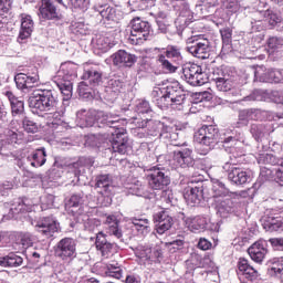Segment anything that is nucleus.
Instances as JSON below:
<instances>
[{
    "label": "nucleus",
    "mask_w": 283,
    "mask_h": 283,
    "mask_svg": "<svg viewBox=\"0 0 283 283\" xmlns=\"http://www.w3.org/2000/svg\"><path fill=\"white\" fill-rule=\"evenodd\" d=\"M76 78V64L72 62H64L61 64L60 70L53 78V82L63 94V101L72 98V81Z\"/></svg>",
    "instance_id": "obj_1"
},
{
    "label": "nucleus",
    "mask_w": 283,
    "mask_h": 283,
    "mask_svg": "<svg viewBox=\"0 0 283 283\" xmlns=\"http://www.w3.org/2000/svg\"><path fill=\"white\" fill-rule=\"evenodd\" d=\"M28 103L33 114H43V112H52L59 105V99L52 90H43L31 93Z\"/></svg>",
    "instance_id": "obj_2"
},
{
    "label": "nucleus",
    "mask_w": 283,
    "mask_h": 283,
    "mask_svg": "<svg viewBox=\"0 0 283 283\" xmlns=\"http://www.w3.org/2000/svg\"><path fill=\"white\" fill-rule=\"evenodd\" d=\"M195 142L202 147V149L199 148V154L207 156L220 143V130L217 126L205 125L195 133Z\"/></svg>",
    "instance_id": "obj_3"
},
{
    "label": "nucleus",
    "mask_w": 283,
    "mask_h": 283,
    "mask_svg": "<svg viewBox=\"0 0 283 283\" xmlns=\"http://www.w3.org/2000/svg\"><path fill=\"white\" fill-rule=\"evenodd\" d=\"M186 98L187 94H185V90H182L180 83L172 82L164 86V97L159 99L158 104L166 106V109H169V107L172 109H181Z\"/></svg>",
    "instance_id": "obj_4"
},
{
    "label": "nucleus",
    "mask_w": 283,
    "mask_h": 283,
    "mask_svg": "<svg viewBox=\"0 0 283 283\" xmlns=\"http://www.w3.org/2000/svg\"><path fill=\"white\" fill-rule=\"evenodd\" d=\"M182 52L180 46L168 45L164 53L157 56V63L166 74H176L178 72V65H182Z\"/></svg>",
    "instance_id": "obj_5"
},
{
    "label": "nucleus",
    "mask_w": 283,
    "mask_h": 283,
    "mask_svg": "<svg viewBox=\"0 0 283 283\" xmlns=\"http://www.w3.org/2000/svg\"><path fill=\"white\" fill-rule=\"evenodd\" d=\"M167 2L174 8L175 12H178L179 17L175 21L177 28V34L182 36L185 29L189 28L193 21V12L189 8L187 0H167Z\"/></svg>",
    "instance_id": "obj_6"
},
{
    "label": "nucleus",
    "mask_w": 283,
    "mask_h": 283,
    "mask_svg": "<svg viewBox=\"0 0 283 283\" xmlns=\"http://www.w3.org/2000/svg\"><path fill=\"white\" fill-rule=\"evenodd\" d=\"M130 25L129 41L132 45H143L145 41L151 39V24H149V22L140 18H135L130 21Z\"/></svg>",
    "instance_id": "obj_7"
},
{
    "label": "nucleus",
    "mask_w": 283,
    "mask_h": 283,
    "mask_svg": "<svg viewBox=\"0 0 283 283\" xmlns=\"http://www.w3.org/2000/svg\"><path fill=\"white\" fill-rule=\"evenodd\" d=\"M187 52L196 59H209L211 56V42L200 35H193L187 39Z\"/></svg>",
    "instance_id": "obj_8"
},
{
    "label": "nucleus",
    "mask_w": 283,
    "mask_h": 283,
    "mask_svg": "<svg viewBox=\"0 0 283 283\" xmlns=\"http://www.w3.org/2000/svg\"><path fill=\"white\" fill-rule=\"evenodd\" d=\"M184 81L192 87H198L205 85L208 81L207 73L202 71V66L198 64L187 63L182 66V76Z\"/></svg>",
    "instance_id": "obj_9"
},
{
    "label": "nucleus",
    "mask_w": 283,
    "mask_h": 283,
    "mask_svg": "<svg viewBox=\"0 0 283 283\" xmlns=\"http://www.w3.org/2000/svg\"><path fill=\"white\" fill-rule=\"evenodd\" d=\"M54 253L62 262H72L76 258V239H61L55 245Z\"/></svg>",
    "instance_id": "obj_10"
},
{
    "label": "nucleus",
    "mask_w": 283,
    "mask_h": 283,
    "mask_svg": "<svg viewBox=\"0 0 283 283\" xmlns=\"http://www.w3.org/2000/svg\"><path fill=\"white\" fill-rule=\"evenodd\" d=\"M230 160L223 165V170L228 171V179L230 182L237 186L247 185V182H251V172L244 170L242 168L235 167V161H233V157L230 156Z\"/></svg>",
    "instance_id": "obj_11"
},
{
    "label": "nucleus",
    "mask_w": 283,
    "mask_h": 283,
    "mask_svg": "<svg viewBox=\"0 0 283 283\" xmlns=\"http://www.w3.org/2000/svg\"><path fill=\"white\" fill-rule=\"evenodd\" d=\"M108 143H111V147L108 149L109 151H113V154H120V156H125V154L129 151V137L125 129H116L111 133Z\"/></svg>",
    "instance_id": "obj_12"
},
{
    "label": "nucleus",
    "mask_w": 283,
    "mask_h": 283,
    "mask_svg": "<svg viewBox=\"0 0 283 283\" xmlns=\"http://www.w3.org/2000/svg\"><path fill=\"white\" fill-rule=\"evenodd\" d=\"M95 189H97V193L104 198V207H109V205H112V197L114 196L112 176L98 175L95 178Z\"/></svg>",
    "instance_id": "obj_13"
},
{
    "label": "nucleus",
    "mask_w": 283,
    "mask_h": 283,
    "mask_svg": "<svg viewBox=\"0 0 283 283\" xmlns=\"http://www.w3.org/2000/svg\"><path fill=\"white\" fill-rule=\"evenodd\" d=\"M147 180L149 188L154 189L155 191H160L165 189V187H167L171 182V179L169 178V175H167L165 169L156 167L150 169L149 174L147 175Z\"/></svg>",
    "instance_id": "obj_14"
},
{
    "label": "nucleus",
    "mask_w": 283,
    "mask_h": 283,
    "mask_svg": "<svg viewBox=\"0 0 283 283\" xmlns=\"http://www.w3.org/2000/svg\"><path fill=\"white\" fill-rule=\"evenodd\" d=\"M93 17H96V23H103L104 25L116 23V8L109 4H95Z\"/></svg>",
    "instance_id": "obj_15"
},
{
    "label": "nucleus",
    "mask_w": 283,
    "mask_h": 283,
    "mask_svg": "<svg viewBox=\"0 0 283 283\" xmlns=\"http://www.w3.org/2000/svg\"><path fill=\"white\" fill-rule=\"evenodd\" d=\"M237 275L241 283H252L258 280V270H255L247 259H239Z\"/></svg>",
    "instance_id": "obj_16"
},
{
    "label": "nucleus",
    "mask_w": 283,
    "mask_h": 283,
    "mask_svg": "<svg viewBox=\"0 0 283 283\" xmlns=\"http://www.w3.org/2000/svg\"><path fill=\"white\" fill-rule=\"evenodd\" d=\"M254 76L260 83H283V70L265 69L260 66Z\"/></svg>",
    "instance_id": "obj_17"
},
{
    "label": "nucleus",
    "mask_w": 283,
    "mask_h": 283,
    "mask_svg": "<svg viewBox=\"0 0 283 283\" xmlns=\"http://www.w3.org/2000/svg\"><path fill=\"white\" fill-rule=\"evenodd\" d=\"M153 222L159 235L167 233V231L174 227V218L169 216V211L165 209L153 214Z\"/></svg>",
    "instance_id": "obj_18"
},
{
    "label": "nucleus",
    "mask_w": 283,
    "mask_h": 283,
    "mask_svg": "<svg viewBox=\"0 0 283 283\" xmlns=\"http://www.w3.org/2000/svg\"><path fill=\"white\" fill-rule=\"evenodd\" d=\"M95 247L105 260L112 258L116 253V244L107 241V235L103 232L96 234Z\"/></svg>",
    "instance_id": "obj_19"
},
{
    "label": "nucleus",
    "mask_w": 283,
    "mask_h": 283,
    "mask_svg": "<svg viewBox=\"0 0 283 283\" xmlns=\"http://www.w3.org/2000/svg\"><path fill=\"white\" fill-rule=\"evenodd\" d=\"M35 229L39 233L45 235V238H52L59 232V221L54 217H45L36 222Z\"/></svg>",
    "instance_id": "obj_20"
},
{
    "label": "nucleus",
    "mask_w": 283,
    "mask_h": 283,
    "mask_svg": "<svg viewBox=\"0 0 283 283\" xmlns=\"http://www.w3.org/2000/svg\"><path fill=\"white\" fill-rule=\"evenodd\" d=\"M248 253L253 262L262 264L269 253V243L265 240H259L248 249Z\"/></svg>",
    "instance_id": "obj_21"
},
{
    "label": "nucleus",
    "mask_w": 283,
    "mask_h": 283,
    "mask_svg": "<svg viewBox=\"0 0 283 283\" xmlns=\"http://www.w3.org/2000/svg\"><path fill=\"white\" fill-rule=\"evenodd\" d=\"M182 148L174 151V161L181 169H187V167H193V150L191 148L181 146Z\"/></svg>",
    "instance_id": "obj_22"
},
{
    "label": "nucleus",
    "mask_w": 283,
    "mask_h": 283,
    "mask_svg": "<svg viewBox=\"0 0 283 283\" xmlns=\"http://www.w3.org/2000/svg\"><path fill=\"white\" fill-rule=\"evenodd\" d=\"M115 67H132L136 63V56L125 50H119L111 56Z\"/></svg>",
    "instance_id": "obj_23"
},
{
    "label": "nucleus",
    "mask_w": 283,
    "mask_h": 283,
    "mask_svg": "<svg viewBox=\"0 0 283 283\" xmlns=\"http://www.w3.org/2000/svg\"><path fill=\"white\" fill-rule=\"evenodd\" d=\"M84 81H88L90 85H101L103 83V71L98 65H84Z\"/></svg>",
    "instance_id": "obj_24"
},
{
    "label": "nucleus",
    "mask_w": 283,
    "mask_h": 283,
    "mask_svg": "<svg viewBox=\"0 0 283 283\" xmlns=\"http://www.w3.org/2000/svg\"><path fill=\"white\" fill-rule=\"evenodd\" d=\"M217 211L221 218H227L229 213H235L240 209V203L235 199L226 198L217 201Z\"/></svg>",
    "instance_id": "obj_25"
},
{
    "label": "nucleus",
    "mask_w": 283,
    "mask_h": 283,
    "mask_svg": "<svg viewBox=\"0 0 283 283\" xmlns=\"http://www.w3.org/2000/svg\"><path fill=\"white\" fill-rule=\"evenodd\" d=\"M261 224L265 231L270 233L283 231V219L281 217L263 216L261 218Z\"/></svg>",
    "instance_id": "obj_26"
},
{
    "label": "nucleus",
    "mask_w": 283,
    "mask_h": 283,
    "mask_svg": "<svg viewBox=\"0 0 283 283\" xmlns=\"http://www.w3.org/2000/svg\"><path fill=\"white\" fill-rule=\"evenodd\" d=\"M262 118V111L258 108H247L239 112L238 127H247L249 120H260Z\"/></svg>",
    "instance_id": "obj_27"
},
{
    "label": "nucleus",
    "mask_w": 283,
    "mask_h": 283,
    "mask_svg": "<svg viewBox=\"0 0 283 283\" xmlns=\"http://www.w3.org/2000/svg\"><path fill=\"white\" fill-rule=\"evenodd\" d=\"M39 14L42 19H48L52 21L53 19H59V10L54 6L52 0H42V4L39 9Z\"/></svg>",
    "instance_id": "obj_28"
},
{
    "label": "nucleus",
    "mask_w": 283,
    "mask_h": 283,
    "mask_svg": "<svg viewBox=\"0 0 283 283\" xmlns=\"http://www.w3.org/2000/svg\"><path fill=\"white\" fill-rule=\"evenodd\" d=\"M185 200H187L188 205H200L202 200V184H198L195 187L188 186L184 193Z\"/></svg>",
    "instance_id": "obj_29"
},
{
    "label": "nucleus",
    "mask_w": 283,
    "mask_h": 283,
    "mask_svg": "<svg viewBox=\"0 0 283 283\" xmlns=\"http://www.w3.org/2000/svg\"><path fill=\"white\" fill-rule=\"evenodd\" d=\"M178 128L165 126L160 133V137L169 140L175 147H187V143H178Z\"/></svg>",
    "instance_id": "obj_30"
},
{
    "label": "nucleus",
    "mask_w": 283,
    "mask_h": 283,
    "mask_svg": "<svg viewBox=\"0 0 283 283\" xmlns=\"http://www.w3.org/2000/svg\"><path fill=\"white\" fill-rule=\"evenodd\" d=\"M29 163H31V167H43L45 163H48V153L45 151V147L35 149L29 157Z\"/></svg>",
    "instance_id": "obj_31"
},
{
    "label": "nucleus",
    "mask_w": 283,
    "mask_h": 283,
    "mask_svg": "<svg viewBox=\"0 0 283 283\" xmlns=\"http://www.w3.org/2000/svg\"><path fill=\"white\" fill-rule=\"evenodd\" d=\"M33 30H34V21L32 20V17L22 15L19 39H21V41H25V39H30V36H32Z\"/></svg>",
    "instance_id": "obj_32"
},
{
    "label": "nucleus",
    "mask_w": 283,
    "mask_h": 283,
    "mask_svg": "<svg viewBox=\"0 0 283 283\" xmlns=\"http://www.w3.org/2000/svg\"><path fill=\"white\" fill-rule=\"evenodd\" d=\"M4 96L8 98L11 105V112L13 115L23 114L24 112V103L23 99L17 97L12 91H7Z\"/></svg>",
    "instance_id": "obj_33"
},
{
    "label": "nucleus",
    "mask_w": 283,
    "mask_h": 283,
    "mask_svg": "<svg viewBox=\"0 0 283 283\" xmlns=\"http://www.w3.org/2000/svg\"><path fill=\"white\" fill-rule=\"evenodd\" d=\"M269 275H274L280 277L283 275V259L282 258H272L266 262Z\"/></svg>",
    "instance_id": "obj_34"
},
{
    "label": "nucleus",
    "mask_w": 283,
    "mask_h": 283,
    "mask_svg": "<svg viewBox=\"0 0 283 283\" xmlns=\"http://www.w3.org/2000/svg\"><path fill=\"white\" fill-rule=\"evenodd\" d=\"M10 211L12 216H14V213H21V211H32V203H30L28 198H18L11 205Z\"/></svg>",
    "instance_id": "obj_35"
},
{
    "label": "nucleus",
    "mask_w": 283,
    "mask_h": 283,
    "mask_svg": "<svg viewBox=\"0 0 283 283\" xmlns=\"http://www.w3.org/2000/svg\"><path fill=\"white\" fill-rule=\"evenodd\" d=\"M263 17H264V19H266L268 24L271 28H277V25L280 23H282V21H283L282 14L280 12L273 11L271 9L263 11Z\"/></svg>",
    "instance_id": "obj_36"
},
{
    "label": "nucleus",
    "mask_w": 283,
    "mask_h": 283,
    "mask_svg": "<svg viewBox=\"0 0 283 283\" xmlns=\"http://www.w3.org/2000/svg\"><path fill=\"white\" fill-rule=\"evenodd\" d=\"M128 193L132 196H147V186L143 181L134 179L133 182L128 185Z\"/></svg>",
    "instance_id": "obj_37"
},
{
    "label": "nucleus",
    "mask_w": 283,
    "mask_h": 283,
    "mask_svg": "<svg viewBox=\"0 0 283 283\" xmlns=\"http://www.w3.org/2000/svg\"><path fill=\"white\" fill-rule=\"evenodd\" d=\"M132 224L134 226L135 230L138 231L142 235L149 233V219L146 218H132Z\"/></svg>",
    "instance_id": "obj_38"
},
{
    "label": "nucleus",
    "mask_w": 283,
    "mask_h": 283,
    "mask_svg": "<svg viewBox=\"0 0 283 283\" xmlns=\"http://www.w3.org/2000/svg\"><path fill=\"white\" fill-rule=\"evenodd\" d=\"M163 129H165V126L160 122L148 119V124L146 125L148 136H160Z\"/></svg>",
    "instance_id": "obj_39"
},
{
    "label": "nucleus",
    "mask_w": 283,
    "mask_h": 283,
    "mask_svg": "<svg viewBox=\"0 0 283 283\" xmlns=\"http://www.w3.org/2000/svg\"><path fill=\"white\" fill-rule=\"evenodd\" d=\"M266 45L271 54L280 52L283 48V38L270 36L266 41Z\"/></svg>",
    "instance_id": "obj_40"
},
{
    "label": "nucleus",
    "mask_w": 283,
    "mask_h": 283,
    "mask_svg": "<svg viewBox=\"0 0 283 283\" xmlns=\"http://www.w3.org/2000/svg\"><path fill=\"white\" fill-rule=\"evenodd\" d=\"M98 120L102 123V125H106L107 127L112 125H120V118L112 113H102Z\"/></svg>",
    "instance_id": "obj_41"
},
{
    "label": "nucleus",
    "mask_w": 283,
    "mask_h": 283,
    "mask_svg": "<svg viewBox=\"0 0 283 283\" xmlns=\"http://www.w3.org/2000/svg\"><path fill=\"white\" fill-rule=\"evenodd\" d=\"M229 77H231V74L229 73V69H227V66L217 67L211 74L212 83H217L218 81H223V78Z\"/></svg>",
    "instance_id": "obj_42"
},
{
    "label": "nucleus",
    "mask_w": 283,
    "mask_h": 283,
    "mask_svg": "<svg viewBox=\"0 0 283 283\" xmlns=\"http://www.w3.org/2000/svg\"><path fill=\"white\" fill-rule=\"evenodd\" d=\"M283 160V158H277L271 154H261L258 158L259 165H272V166H279L280 163Z\"/></svg>",
    "instance_id": "obj_43"
},
{
    "label": "nucleus",
    "mask_w": 283,
    "mask_h": 283,
    "mask_svg": "<svg viewBox=\"0 0 283 283\" xmlns=\"http://www.w3.org/2000/svg\"><path fill=\"white\" fill-rule=\"evenodd\" d=\"M214 85L219 92H231L233 88V77H223V80L214 82Z\"/></svg>",
    "instance_id": "obj_44"
},
{
    "label": "nucleus",
    "mask_w": 283,
    "mask_h": 283,
    "mask_svg": "<svg viewBox=\"0 0 283 283\" xmlns=\"http://www.w3.org/2000/svg\"><path fill=\"white\" fill-rule=\"evenodd\" d=\"M4 136L10 145H19L23 140V134L18 130L7 129Z\"/></svg>",
    "instance_id": "obj_45"
},
{
    "label": "nucleus",
    "mask_w": 283,
    "mask_h": 283,
    "mask_svg": "<svg viewBox=\"0 0 283 283\" xmlns=\"http://www.w3.org/2000/svg\"><path fill=\"white\" fill-rule=\"evenodd\" d=\"M151 101L153 103H155V105H157V107H159V109H166V106L160 105V98H164L165 96V88L164 86L161 87H155L151 93Z\"/></svg>",
    "instance_id": "obj_46"
},
{
    "label": "nucleus",
    "mask_w": 283,
    "mask_h": 283,
    "mask_svg": "<svg viewBox=\"0 0 283 283\" xmlns=\"http://www.w3.org/2000/svg\"><path fill=\"white\" fill-rule=\"evenodd\" d=\"M212 193L213 198H222L227 196V193H229V190L227 189L223 182L217 180L216 182H213Z\"/></svg>",
    "instance_id": "obj_47"
},
{
    "label": "nucleus",
    "mask_w": 283,
    "mask_h": 283,
    "mask_svg": "<svg viewBox=\"0 0 283 283\" xmlns=\"http://www.w3.org/2000/svg\"><path fill=\"white\" fill-rule=\"evenodd\" d=\"M189 227L191 231H202L207 229V218L196 217L191 220Z\"/></svg>",
    "instance_id": "obj_48"
},
{
    "label": "nucleus",
    "mask_w": 283,
    "mask_h": 283,
    "mask_svg": "<svg viewBox=\"0 0 283 283\" xmlns=\"http://www.w3.org/2000/svg\"><path fill=\"white\" fill-rule=\"evenodd\" d=\"M105 274L108 277H115V280H120V277H123V269H120L118 263L108 264Z\"/></svg>",
    "instance_id": "obj_49"
},
{
    "label": "nucleus",
    "mask_w": 283,
    "mask_h": 283,
    "mask_svg": "<svg viewBox=\"0 0 283 283\" xmlns=\"http://www.w3.org/2000/svg\"><path fill=\"white\" fill-rule=\"evenodd\" d=\"M22 127L28 134H36L39 132V125L28 117L22 120Z\"/></svg>",
    "instance_id": "obj_50"
},
{
    "label": "nucleus",
    "mask_w": 283,
    "mask_h": 283,
    "mask_svg": "<svg viewBox=\"0 0 283 283\" xmlns=\"http://www.w3.org/2000/svg\"><path fill=\"white\" fill-rule=\"evenodd\" d=\"M7 262L8 266L18 268L23 264V258L19 256L17 253L11 252L7 255Z\"/></svg>",
    "instance_id": "obj_51"
},
{
    "label": "nucleus",
    "mask_w": 283,
    "mask_h": 283,
    "mask_svg": "<svg viewBox=\"0 0 283 283\" xmlns=\"http://www.w3.org/2000/svg\"><path fill=\"white\" fill-rule=\"evenodd\" d=\"M161 200L163 202H166V205H169L170 207H174L176 205L177 200L174 198V191L166 189L161 192Z\"/></svg>",
    "instance_id": "obj_52"
},
{
    "label": "nucleus",
    "mask_w": 283,
    "mask_h": 283,
    "mask_svg": "<svg viewBox=\"0 0 283 283\" xmlns=\"http://www.w3.org/2000/svg\"><path fill=\"white\" fill-rule=\"evenodd\" d=\"M151 248L148 245H139L136 250V255L142 260H149L151 258Z\"/></svg>",
    "instance_id": "obj_53"
},
{
    "label": "nucleus",
    "mask_w": 283,
    "mask_h": 283,
    "mask_svg": "<svg viewBox=\"0 0 283 283\" xmlns=\"http://www.w3.org/2000/svg\"><path fill=\"white\" fill-rule=\"evenodd\" d=\"M103 98H104L106 105H114V103H116V99L118 98V94L114 93L109 88H105Z\"/></svg>",
    "instance_id": "obj_54"
},
{
    "label": "nucleus",
    "mask_w": 283,
    "mask_h": 283,
    "mask_svg": "<svg viewBox=\"0 0 283 283\" xmlns=\"http://www.w3.org/2000/svg\"><path fill=\"white\" fill-rule=\"evenodd\" d=\"M108 233L109 235H114L115 238H117V240H120V238H123V230H120V228L118 227V221H113L108 226Z\"/></svg>",
    "instance_id": "obj_55"
},
{
    "label": "nucleus",
    "mask_w": 283,
    "mask_h": 283,
    "mask_svg": "<svg viewBox=\"0 0 283 283\" xmlns=\"http://www.w3.org/2000/svg\"><path fill=\"white\" fill-rule=\"evenodd\" d=\"M220 34H221L222 42L224 43V45H230V43L232 41V36H233V31L231 30V28L226 27V28L221 29Z\"/></svg>",
    "instance_id": "obj_56"
},
{
    "label": "nucleus",
    "mask_w": 283,
    "mask_h": 283,
    "mask_svg": "<svg viewBox=\"0 0 283 283\" xmlns=\"http://www.w3.org/2000/svg\"><path fill=\"white\" fill-rule=\"evenodd\" d=\"M106 90H111V92L115 94H120V90H123V82H119L118 80H109Z\"/></svg>",
    "instance_id": "obj_57"
},
{
    "label": "nucleus",
    "mask_w": 283,
    "mask_h": 283,
    "mask_svg": "<svg viewBox=\"0 0 283 283\" xmlns=\"http://www.w3.org/2000/svg\"><path fill=\"white\" fill-rule=\"evenodd\" d=\"M84 200H83V196L82 195H72L71 198L67 200L66 202V207H81V205H83Z\"/></svg>",
    "instance_id": "obj_58"
},
{
    "label": "nucleus",
    "mask_w": 283,
    "mask_h": 283,
    "mask_svg": "<svg viewBox=\"0 0 283 283\" xmlns=\"http://www.w3.org/2000/svg\"><path fill=\"white\" fill-rule=\"evenodd\" d=\"M98 227H101V220L98 219H87L85 222H84V229L86 231H91V232H94L96 231V229H98Z\"/></svg>",
    "instance_id": "obj_59"
},
{
    "label": "nucleus",
    "mask_w": 283,
    "mask_h": 283,
    "mask_svg": "<svg viewBox=\"0 0 283 283\" xmlns=\"http://www.w3.org/2000/svg\"><path fill=\"white\" fill-rule=\"evenodd\" d=\"M136 112L137 114H149V112H151V106L147 101L142 99L136 105Z\"/></svg>",
    "instance_id": "obj_60"
},
{
    "label": "nucleus",
    "mask_w": 283,
    "mask_h": 283,
    "mask_svg": "<svg viewBox=\"0 0 283 283\" xmlns=\"http://www.w3.org/2000/svg\"><path fill=\"white\" fill-rule=\"evenodd\" d=\"M250 133L258 140V138L264 135V126H262V124H252Z\"/></svg>",
    "instance_id": "obj_61"
},
{
    "label": "nucleus",
    "mask_w": 283,
    "mask_h": 283,
    "mask_svg": "<svg viewBox=\"0 0 283 283\" xmlns=\"http://www.w3.org/2000/svg\"><path fill=\"white\" fill-rule=\"evenodd\" d=\"M226 8L229 12L235 14V12H240V8H242V4H240L238 0H227Z\"/></svg>",
    "instance_id": "obj_62"
},
{
    "label": "nucleus",
    "mask_w": 283,
    "mask_h": 283,
    "mask_svg": "<svg viewBox=\"0 0 283 283\" xmlns=\"http://www.w3.org/2000/svg\"><path fill=\"white\" fill-rule=\"evenodd\" d=\"M70 3L75 10H87L90 8V0H70Z\"/></svg>",
    "instance_id": "obj_63"
},
{
    "label": "nucleus",
    "mask_w": 283,
    "mask_h": 283,
    "mask_svg": "<svg viewBox=\"0 0 283 283\" xmlns=\"http://www.w3.org/2000/svg\"><path fill=\"white\" fill-rule=\"evenodd\" d=\"M150 256H148V260L150 262H158L160 258H163V249L159 247L150 248Z\"/></svg>",
    "instance_id": "obj_64"
}]
</instances>
